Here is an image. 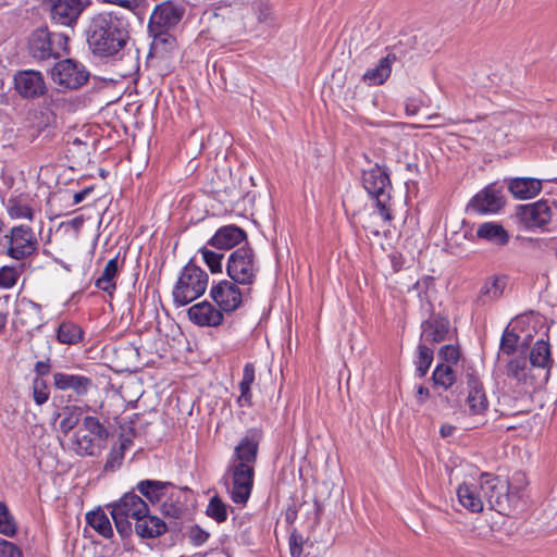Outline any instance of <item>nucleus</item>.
Wrapping results in <instances>:
<instances>
[{"mask_svg":"<svg viewBox=\"0 0 557 557\" xmlns=\"http://www.w3.org/2000/svg\"><path fill=\"white\" fill-rule=\"evenodd\" d=\"M87 44L95 55L123 63L122 76H129L139 69L137 50L128 47L129 34L122 17L113 12L95 15L88 25Z\"/></svg>","mask_w":557,"mask_h":557,"instance_id":"nucleus-1","label":"nucleus"},{"mask_svg":"<svg viewBox=\"0 0 557 557\" xmlns=\"http://www.w3.org/2000/svg\"><path fill=\"white\" fill-rule=\"evenodd\" d=\"M184 15V8L172 1H163L157 4L150 15L148 28L153 37L152 48L170 50L175 45V38L169 34V29L175 27Z\"/></svg>","mask_w":557,"mask_h":557,"instance_id":"nucleus-2","label":"nucleus"},{"mask_svg":"<svg viewBox=\"0 0 557 557\" xmlns=\"http://www.w3.org/2000/svg\"><path fill=\"white\" fill-rule=\"evenodd\" d=\"M108 429L94 416H86L74 432L70 447L79 457H97L107 447Z\"/></svg>","mask_w":557,"mask_h":557,"instance_id":"nucleus-3","label":"nucleus"},{"mask_svg":"<svg viewBox=\"0 0 557 557\" xmlns=\"http://www.w3.org/2000/svg\"><path fill=\"white\" fill-rule=\"evenodd\" d=\"M483 491V503L490 509L506 513L518 506L521 498L520 490L511 486L506 480L494 474L483 472L478 480Z\"/></svg>","mask_w":557,"mask_h":557,"instance_id":"nucleus-4","label":"nucleus"},{"mask_svg":"<svg viewBox=\"0 0 557 557\" xmlns=\"http://www.w3.org/2000/svg\"><path fill=\"white\" fill-rule=\"evenodd\" d=\"M362 185L375 200L379 214L384 221H391L393 219L391 213L392 183L388 172L379 164H374L362 171Z\"/></svg>","mask_w":557,"mask_h":557,"instance_id":"nucleus-5","label":"nucleus"},{"mask_svg":"<svg viewBox=\"0 0 557 557\" xmlns=\"http://www.w3.org/2000/svg\"><path fill=\"white\" fill-rule=\"evenodd\" d=\"M208 278V274L200 267L188 262L183 268L172 292L175 306H186L203 295Z\"/></svg>","mask_w":557,"mask_h":557,"instance_id":"nucleus-6","label":"nucleus"},{"mask_svg":"<svg viewBox=\"0 0 557 557\" xmlns=\"http://www.w3.org/2000/svg\"><path fill=\"white\" fill-rule=\"evenodd\" d=\"M259 270L256 253L248 245L242 246L230 253L226 262V273L235 283L251 286L257 280Z\"/></svg>","mask_w":557,"mask_h":557,"instance_id":"nucleus-7","label":"nucleus"},{"mask_svg":"<svg viewBox=\"0 0 557 557\" xmlns=\"http://www.w3.org/2000/svg\"><path fill=\"white\" fill-rule=\"evenodd\" d=\"M67 41L69 37L62 33L37 28L28 40L29 54L38 61L58 59L67 52Z\"/></svg>","mask_w":557,"mask_h":557,"instance_id":"nucleus-8","label":"nucleus"},{"mask_svg":"<svg viewBox=\"0 0 557 557\" xmlns=\"http://www.w3.org/2000/svg\"><path fill=\"white\" fill-rule=\"evenodd\" d=\"M2 253L15 260H22L37 249V238L33 230L24 224L13 226L9 233L1 234Z\"/></svg>","mask_w":557,"mask_h":557,"instance_id":"nucleus-9","label":"nucleus"},{"mask_svg":"<svg viewBox=\"0 0 557 557\" xmlns=\"http://www.w3.org/2000/svg\"><path fill=\"white\" fill-rule=\"evenodd\" d=\"M255 469L249 466L230 465L223 476L230 483L231 499L237 505H246L253 487Z\"/></svg>","mask_w":557,"mask_h":557,"instance_id":"nucleus-10","label":"nucleus"},{"mask_svg":"<svg viewBox=\"0 0 557 557\" xmlns=\"http://www.w3.org/2000/svg\"><path fill=\"white\" fill-rule=\"evenodd\" d=\"M89 72L73 59L59 61L51 71L52 81L62 88L78 89L89 79Z\"/></svg>","mask_w":557,"mask_h":557,"instance_id":"nucleus-11","label":"nucleus"},{"mask_svg":"<svg viewBox=\"0 0 557 557\" xmlns=\"http://www.w3.org/2000/svg\"><path fill=\"white\" fill-rule=\"evenodd\" d=\"M517 216L527 230H545L552 221V207L546 200L519 206Z\"/></svg>","mask_w":557,"mask_h":557,"instance_id":"nucleus-12","label":"nucleus"},{"mask_svg":"<svg viewBox=\"0 0 557 557\" xmlns=\"http://www.w3.org/2000/svg\"><path fill=\"white\" fill-rule=\"evenodd\" d=\"M51 20L59 25L73 26L90 3L89 0H47Z\"/></svg>","mask_w":557,"mask_h":557,"instance_id":"nucleus-13","label":"nucleus"},{"mask_svg":"<svg viewBox=\"0 0 557 557\" xmlns=\"http://www.w3.org/2000/svg\"><path fill=\"white\" fill-rule=\"evenodd\" d=\"M13 81L16 92L24 99H36L47 91L45 78L39 71H18Z\"/></svg>","mask_w":557,"mask_h":557,"instance_id":"nucleus-14","label":"nucleus"},{"mask_svg":"<svg viewBox=\"0 0 557 557\" xmlns=\"http://www.w3.org/2000/svg\"><path fill=\"white\" fill-rule=\"evenodd\" d=\"M261 432L257 429H250L245 436L235 446L230 465L249 466L255 469L257 461Z\"/></svg>","mask_w":557,"mask_h":557,"instance_id":"nucleus-15","label":"nucleus"},{"mask_svg":"<svg viewBox=\"0 0 557 557\" xmlns=\"http://www.w3.org/2000/svg\"><path fill=\"white\" fill-rule=\"evenodd\" d=\"M238 285L234 281L223 280L212 286L210 295L223 312H233L242 305L243 293Z\"/></svg>","mask_w":557,"mask_h":557,"instance_id":"nucleus-16","label":"nucleus"},{"mask_svg":"<svg viewBox=\"0 0 557 557\" xmlns=\"http://www.w3.org/2000/svg\"><path fill=\"white\" fill-rule=\"evenodd\" d=\"M52 377L53 386L57 389L62 392L71 391L76 398L85 397L94 388L92 379L84 374L55 372Z\"/></svg>","mask_w":557,"mask_h":557,"instance_id":"nucleus-17","label":"nucleus"},{"mask_svg":"<svg viewBox=\"0 0 557 557\" xmlns=\"http://www.w3.org/2000/svg\"><path fill=\"white\" fill-rule=\"evenodd\" d=\"M246 239L247 234L243 228L230 224L218 228L214 235L208 240V245L220 250H230L246 242Z\"/></svg>","mask_w":557,"mask_h":557,"instance_id":"nucleus-18","label":"nucleus"},{"mask_svg":"<svg viewBox=\"0 0 557 557\" xmlns=\"http://www.w3.org/2000/svg\"><path fill=\"white\" fill-rule=\"evenodd\" d=\"M469 206L478 213H496L504 206V198L499 189L490 185L478 193Z\"/></svg>","mask_w":557,"mask_h":557,"instance_id":"nucleus-19","label":"nucleus"},{"mask_svg":"<svg viewBox=\"0 0 557 557\" xmlns=\"http://www.w3.org/2000/svg\"><path fill=\"white\" fill-rule=\"evenodd\" d=\"M108 508L111 509L110 513L128 517L135 521L141 515L149 512L148 505L133 492L124 494L119 502L109 505Z\"/></svg>","mask_w":557,"mask_h":557,"instance_id":"nucleus-20","label":"nucleus"},{"mask_svg":"<svg viewBox=\"0 0 557 557\" xmlns=\"http://www.w3.org/2000/svg\"><path fill=\"white\" fill-rule=\"evenodd\" d=\"M421 329L420 342L424 344H436L448 338L450 323L447 318L431 315L421 324Z\"/></svg>","mask_w":557,"mask_h":557,"instance_id":"nucleus-21","label":"nucleus"},{"mask_svg":"<svg viewBox=\"0 0 557 557\" xmlns=\"http://www.w3.org/2000/svg\"><path fill=\"white\" fill-rule=\"evenodd\" d=\"M507 286V276L491 275L487 276L479 290L475 302L480 306L493 304L502 298Z\"/></svg>","mask_w":557,"mask_h":557,"instance_id":"nucleus-22","label":"nucleus"},{"mask_svg":"<svg viewBox=\"0 0 557 557\" xmlns=\"http://www.w3.org/2000/svg\"><path fill=\"white\" fill-rule=\"evenodd\" d=\"M189 319L200 326H218L223 321L222 310L216 309L212 304L202 301L188 309Z\"/></svg>","mask_w":557,"mask_h":557,"instance_id":"nucleus-23","label":"nucleus"},{"mask_svg":"<svg viewBox=\"0 0 557 557\" xmlns=\"http://www.w3.org/2000/svg\"><path fill=\"white\" fill-rule=\"evenodd\" d=\"M479 481L465 482L457 490L460 505L471 512H481L484 509L482 496H480Z\"/></svg>","mask_w":557,"mask_h":557,"instance_id":"nucleus-24","label":"nucleus"},{"mask_svg":"<svg viewBox=\"0 0 557 557\" xmlns=\"http://www.w3.org/2000/svg\"><path fill=\"white\" fill-rule=\"evenodd\" d=\"M504 373L508 379L516 381L518 384H533L531 366L523 356L510 358L505 364Z\"/></svg>","mask_w":557,"mask_h":557,"instance_id":"nucleus-25","label":"nucleus"},{"mask_svg":"<svg viewBox=\"0 0 557 557\" xmlns=\"http://www.w3.org/2000/svg\"><path fill=\"white\" fill-rule=\"evenodd\" d=\"M166 531L165 522L157 516H151L149 512L141 515L135 521V532L141 539H154Z\"/></svg>","mask_w":557,"mask_h":557,"instance_id":"nucleus-26","label":"nucleus"},{"mask_svg":"<svg viewBox=\"0 0 557 557\" xmlns=\"http://www.w3.org/2000/svg\"><path fill=\"white\" fill-rule=\"evenodd\" d=\"M250 12L258 24L268 28H275L278 26V17L271 0H251Z\"/></svg>","mask_w":557,"mask_h":557,"instance_id":"nucleus-27","label":"nucleus"},{"mask_svg":"<svg viewBox=\"0 0 557 557\" xmlns=\"http://www.w3.org/2000/svg\"><path fill=\"white\" fill-rule=\"evenodd\" d=\"M509 191L518 199H530L542 190V181L531 177H515L509 181Z\"/></svg>","mask_w":557,"mask_h":557,"instance_id":"nucleus-28","label":"nucleus"},{"mask_svg":"<svg viewBox=\"0 0 557 557\" xmlns=\"http://www.w3.org/2000/svg\"><path fill=\"white\" fill-rule=\"evenodd\" d=\"M396 59L394 53H388L379 61L375 67L368 70L363 74L362 81L369 86L383 84L389 77L392 65L395 63Z\"/></svg>","mask_w":557,"mask_h":557,"instance_id":"nucleus-29","label":"nucleus"},{"mask_svg":"<svg viewBox=\"0 0 557 557\" xmlns=\"http://www.w3.org/2000/svg\"><path fill=\"white\" fill-rule=\"evenodd\" d=\"M476 236L497 246H505L509 242V234L503 225L495 222H485L479 225Z\"/></svg>","mask_w":557,"mask_h":557,"instance_id":"nucleus-30","label":"nucleus"},{"mask_svg":"<svg viewBox=\"0 0 557 557\" xmlns=\"http://www.w3.org/2000/svg\"><path fill=\"white\" fill-rule=\"evenodd\" d=\"M172 487L170 482L143 480L137 483L136 488L140 494L149 499L152 504L161 502L168 495L169 488Z\"/></svg>","mask_w":557,"mask_h":557,"instance_id":"nucleus-31","label":"nucleus"},{"mask_svg":"<svg viewBox=\"0 0 557 557\" xmlns=\"http://www.w3.org/2000/svg\"><path fill=\"white\" fill-rule=\"evenodd\" d=\"M119 273V259L114 257L109 260L102 271V274L96 280V287L112 295L116 288V276Z\"/></svg>","mask_w":557,"mask_h":557,"instance_id":"nucleus-32","label":"nucleus"},{"mask_svg":"<svg viewBox=\"0 0 557 557\" xmlns=\"http://www.w3.org/2000/svg\"><path fill=\"white\" fill-rule=\"evenodd\" d=\"M469 388L467 397L469 412L471 414H482L488 406L484 389L482 385L474 380L469 383Z\"/></svg>","mask_w":557,"mask_h":557,"instance_id":"nucleus-33","label":"nucleus"},{"mask_svg":"<svg viewBox=\"0 0 557 557\" xmlns=\"http://www.w3.org/2000/svg\"><path fill=\"white\" fill-rule=\"evenodd\" d=\"M86 521L102 537L111 539L113 536L112 524L103 510L97 509L87 512Z\"/></svg>","mask_w":557,"mask_h":557,"instance_id":"nucleus-34","label":"nucleus"},{"mask_svg":"<svg viewBox=\"0 0 557 557\" xmlns=\"http://www.w3.org/2000/svg\"><path fill=\"white\" fill-rule=\"evenodd\" d=\"M184 493L182 491H173L169 494L166 499L162 503L161 510L166 517L180 519L186 512V504L182 499Z\"/></svg>","mask_w":557,"mask_h":557,"instance_id":"nucleus-35","label":"nucleus"},{"mask_svg":"<svg viewBox=\"0 0 557 557\" xmlns=\"http://www.w3.org/2000/svg\"><path fill=\"white\" fill-rule=\"evenodd\" d=\"M84 331L79 325L71 321L62 322L57 331V339L61 344L75 345L83 341Z\"/></svg>","mask_w":557,"mask_h":557,"instance_id":"nucleus-36","label":"nucleus"},{"mask_svg":"<svg viewBox=\"0 0 557 557\" xmlns=\"http://www.w3.org/2000/svg\"><path fill=\"white\" fill-rule=\"evenodd\" d=\"M532 367L547 369L553 363L549 344L543 339L535 342L530 352Z\"/></svg>","mask_w":557,"mask_h":557,"instance_id":"nucleus-37","label":"nucleus"},{"mask_svg":"<svg viewBox=\"0 0 557 557\" xmlns=\"http://www.w3.org/2000/svg\"><path fill=\"white\" fill-rule=\"evenodd\" d=\"M7 210L12 219H25L33 221L35 218L34 208L23 197L10 198L8 200Z\"/></svg>","mask_w":557,"mask_h":557,"instance_id":"nucleus-38","label":"nucleus"},{"mask_svg":"<svg viewBox=\"0 0 557 557\" xmlns=\"http://www.w3.org/2000/svg\"><path fill=\"white\" fill-rule=\"evenodd\" d=\"M83 414V409L78 406H66L63 408L60 416V430L64 434H69L75 426L78 425Z\"/></svg>","mask_w":557,"mask_h":557,"instance_id":"nucleus-39","label":"nucleus"},{"mask_svg":"<svg viewBox=\"0 0 557 557\" xmlns=\"http://www.w3.org/2000/svg\"><path fill=\"white\" fill-rule=\"evenodd\" d=\"M433 361V349L428 347L426 344L420 342L418 345V359L416 361L417 373L419 377H423Z\"/></svg>","mask_w":557,"mask_h":557,"instance_id":"nucleus-40","label":"nucleus"},{"mask_svg":"<svg viewBox=\"0 0 557 557\" xmlns=\"http://www.w3.org/2000/svg\"><path fill=\"white\" fill-rule=\"evenodd\" d=\"M432 379L436 385L447 389L455 383L456 374L449 364H437L433 371Z\"/></svg>","mask_w":557,"mask_h":557,"instance_id":"nucleus-41","label":"nucleus"},{"mask_svg":"<svg viewBox=\"0 0 557 557\" xmlns=\"http://www.w3.org/2000/svg\"><path fill=\"white\" fill-rule=\"evenodd\" d=\"M17 527L8 506L0 502V534L12 537L16 534Z\"/></svg>","mask_w":557,"mask_h":557,"instance_id":"nucleus-42","label":"nucleus"},{"mask_svg":"<svg viewBox=\"0 0 557 557\" xmlns=\"http://www.w3.org/2000/svg\"><path fill=\"white\" fill-rule=\"evenodd\" d=\"M206 513L219 523L224 522L227 519V506L218 495H214L209 500Z\"/></svg>","mask_w":557,"mask_h":557,"instance_id":"nucleus-43","label":"nucleus"},{"mask_svg":"<svg viewBox=\"0 0 557 557\" xmlns=\"http://www.w3.org/2000/svg\"><path fill=\"white\" fill-rule=\"evenodd\" d=\"M519 335L513 330L506 327L500 338L498 358L502 354L511 356L517 349Z\"/></svg>","mask_w":557,"mask_h":557,"instance_id":"nucleus-44","label":"nucleus"},{"mask_svg":"<svg viewBox=\"0 0 557 557\" xmlns=\"http://www.w3.org/2000/svg\"><path fill=\"white\" fill-rule=\"evenodd\" d=\"M199 252L201 253L205 263L208 265L212 273L222 272V260L224 257L223 253L212 251L207 247L200 248Z\"/></svg>","mask_w":557,"mask_h":557,"instance_id":"nucleus-45","label":"nucleus"},{"mask_svg":"<svg viewBox=\"0 0 557 557\" xmlns=\"http://www.w3.org/2000/svg\"><path fill=\"white\" fill-rule=\"evenodd\" d=\"M124 459V446L111 448L110 453L107 456L106 463L103 466V471L106 472H114L117 470L123 462Z\"/></svg>","mask_w":557,"mask_h":557,"instance_id":"nucleus-46","label":"nucleus"},{"mask_svg":"<svg viewBox=\"0 0 557 557\" xmlns=\"http://www.w3.org/2000/svg\"><path fill=\"white\" fill-rule=\"evenodd\" d=\"M50 391L44 379L35 377L33 381V398L36 405L41 406L48 401Z\"/></svg>","mask_w":557,"mask_h":557,"instance_id":"nucleus-47","label":"nucleus"},{"mask_svg":"<svg viewBox=\"0 0 557 557\" xmlns=\"http://www.w3.org/2000/svg\"><path fill=\"white\" fill-rule=\"evenodd\" d=\"M18 280V272L15 268L3 267L0 269V287L11 288Z\"/></svg>","mask_w":557,"mask_h":557,"instance_id":"nucleus-48","label":"nucleus"},{"mask_svg":"<svg viewBox=\"0 0 557 557\" xmlns=\"http://www.w3.org/2000/svg\"><path fill=\"white\" fill-rule=\"evenodd\" d=\"M438 356L442 360L456 364L460 358L459 347L455 345H444L441 347Z\"/></svg>","mask_w":557,"mask_h":557,"instance_id":"nucleus-49","label":"nucleus"},{"mask_svg":"<svg viewBox=\"0 0 557 557\" xmlns=\"http://www.w3.org/2000/svg\"><path fill=\"white\" fill-rule=\"evenodd\" d=\"M111 516L119 534L123 539L129 536L132 533V523L129 522V518L124 516H117L115 513H111Z\"/></svg>","mask_w":557,"mask_h":557,"instance_id":"nucleus-50","label":"nucleus"},{"mask_svg":"<svg viewBox=\"0 0 557 557\" xmlns=\"http://www.w3.org/2000/svg\"><path fill=\"white\" fill-rule=\"evenodd\" d=\"M0 557H23V554L17 545L0 539Z\"/></svg>","mask_w":557,"mask_h":557,"instance_id":"nucleus-51","label":"nucleus"},{"mask_svg":"<svg viewBox=\"0 0 557 557\" xmlns=\"http://www.w3.org/2000/svg\"><path fill=\"white\" fill-rule=\"evenodd\" d=\"M304 537L301 534L294 531L289 535V550L292 557H300L302 554Z\"/></svg>","mask_w":557,"mask_h":557,"instance_id":"nucleus-52","label":"nucleus"},{"mask_svg":"<svg viewBox=\"0 0 557 557\" xmlns=\"http://www.w3.org/2000/svg\"><path fill=\"white\" fill-rule=\"evenodd\" d=\"M98 1L101 3H106V4L117 5V7H121L123 9L129 10V11H135L144 2V0H98Z\"/></svg>","mask_w":557,"mask_h":557,"instance_id":"nucleus-53","label":"nucleus"},{"mask_svg":"<svg viewBox=\"0 0 557 557\" xmlns=\"http://www.w3.org/2000/svg\"><path fill=\"white\" fill-rule=\"evenodd\" d=\"M239 387V396L237 398V404L239 407H251L252 406V393L251 386L238 385Z\"/></svg>","mask_w":557,"mask_h":557,"instance_id":"nucleus-54","label":"nucleus"},{"mask_svg":"<svg viewBox=\"0 0 557 557\" xmlns=\"http://www.w3.org/2000/svg\"><path fill=\"white\" fill-rule=\"evenodd\" d=\"M188 536L195 545H201L209 539V533L200 529L198 525H194L190 528Z\"/></svg>","mask_w":557,"mask_h":557,"instance_id":"nucleus-55","label":"nucleus"},{"mask_svg":"<svg viewBox=\"0 0 557 557\" xmlns=\"http://www.w3.org/2000/svg\"><path fill=\"white\" fill-rule=\"evenodd\" d=\"M256 380V369L253 363H246L243 369V377L238 385L251 386Z\"/></svg>","mask_w":557,"mask_h":557,"instance_id":"nucleus-56","label":"nucleus"},{"mask_svg":"<svg viewBox=\"0 0 557 557\" xmlns=\"http://www.w3.org/2000/svg\"><path fill=\"white\" fill-rule=\"evenodd\" d=\"M422 106V101L419 98L416 97H409L407 98L405 102V110L408 115H414L419 112L420 108Z\"/></svg>","mask_w":557,"mask_h":557,"instance_id":"nucleus-57","label":"nucleus"},{"mask_svg":"<svg viewBox=\"0 0 557 557\" xmlns=\"http://www.w3.org/2000/svg\"><path fill=\"white\" fill-rule=\"evenodd\" d=\"M50 371H51V363H50L49 359L36 362V364H35V372L37 375L36 377L42 379V376L48 375L50 373Z\"/></svg>","mask_w":557,"mask_h":557,"instance_id":"nucleus-58","label":"nucleus"},{"mask_svg":"<svg viewBox=\"0 0 557 557\" xmlns=\"http://www.w3.org/2000/svg\"><path fill=\"white\" fill-rule=\"evenodd\" d=\"M94 187L89 186L84 188L83 190L75 193L73 196V206L81 203L86 199V197L92 191Z\"/></svg>","mask_w":557,"mask_h":557,"instance_id":"nucleus-59","label":"nucleus"},{"mask_svg":"<svg viewBox=\"0 0 557 557\" xmlns=\"http://www.w3.org/2000/svg\"><path fill=\"white\" fill-rule=\"evenodd\" d=\"M429 389L422 385H420L417 389V399L420 404H423L425 399L429 397Z\"/></svg>","mask_w":557,"mask_h":557,"instance_id":"nucleus-60","label":"nucleus"},{"mask_svg":"<svg viewBox=\"0 0 557 557\" xmlns=\"http://www.w3.org/2000/svg\"><path fill=\"white\" fill-rule=\"evenodd\" d=\"M455 430H456V428L454 425L444 424L441 426L440 433H441L442 437H449L454 434Z\"/></svg>","mask_w":557,"mask_h":557,"instance_id":"nucleus-61","label":"nucleus"},{"mask_svg":"<svg viewBox=\"0 0 557 557\" xmlns=\"http://www.w3.org/2000/svg\"><path fill=\"white\" fill-rule=\"evenodd\" d=\"M84 223V219L82 216H76L74 218L70 224L75 227V228H79Z\"/></svg>","mask_w":557,"mask_h":557,"instance_id":"nucleus-62","label":"nucleus"},{"mask_svg":"<svg viewBox=\"0 0 557 557\" xmlns=\"http://www.w3.org/2000/svg\"><path fill=\"white\" fill-rule=\"evenodd\" d=\"M27 306H29L32 309L36 310L37 312H40V306L34 301H27Z\"/></svg>","mask_w":557,"mask_h":557,"instance_id":"nucleus-63","label":"nucleus"},{"mask_svg":"<svg viewBox=\"0 0 557 557\" xmlns=\"http://www.w3.org/2000/svg\"><path fill=\"white\" fill-rule=\"evenodd\" d=\"M7 317L0 312V331L5 326Z\"/></svg>","mask_w":557,"mask_h":557,"instance_id":"nucleus-64","label":"nucleus"}]
</instances>
